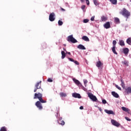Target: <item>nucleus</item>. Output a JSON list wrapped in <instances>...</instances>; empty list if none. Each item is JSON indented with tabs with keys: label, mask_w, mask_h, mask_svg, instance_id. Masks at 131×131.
Here are the masks:
<instances>
[{
	"label": "nucleus",
	"mask_w": 131,
	"mask_h": 131,
	"mask_svg": "<svg viewBox=\"0 0 131 131\" xmlns=\"http://www.w3.org/2000/svg\"><path fill=\"white\" fill-rule=\"evenodd\" d=\"M34 99H38L39 101L35 103V106H36L38 110H42V109H43V107L42 106L41 103H47V101L43 100L42 99V94L40 93H35Z\"/></svg>",
	"instance_id": "1"
},
{
	"label": "nucleus",
	"mask_w": 131,
	"mask_h": 131,
	"mask_svg": "<svg viewBox=\"0 0 131 131\" xmlns=\"http://www.w3.org/2000/svg\"><path fill=\"white\" fill-rule=\"evenodd\" d=\"M120 14L124 16V17H125L127 19L130 16V12L127 11L125 8H123L122 10L120 12Z\"/></svg>",
	"instance_id": "2"
},
{
	"label": "nucleus",
	"mask_w": 131,
	"mask_h": 131,
	"mask_svg": "<svg viewBox=\"0 0 131 131\" xmlns=\"http://www.w3.org/2000/svg\"><path fill=\"white\" fill-rule=\"evenodd\" d=\"M67 40L69 42H72V43H76V42H77V40L73 37V35L69 36L67 38Z\"/></svg>",
	"instance_id": "3"
},
{
	"label": "nucleus",
	"mask_w": 131,
	"mask_h": 131,
	"mask_svg": "<svg viewBox=\"0 0 131 131\" xmlns=\"http://www.w3.org/2000/svg\"><path fill=\"white\" fill-rule=\"evenodd\" d=\"M88 97L90 98V99H91V100H92L93 102H96L97 100H98L96 96L93 95V94H92L91 93L89 92L88 93Z\"/></svg>",
	"instance_id": "4"
},
{
	"label": "nucleus",
	"mask_w": 131,
	"mask_h": 131,
	"mask_svg": "<svg viewBox=\"0 0 131 131\" xmlns=\"http://www.w3.org/2000/svg\"><path fill=\"white\" fill-rule=\"evenodd\" d=\"M35 89L34 90V92L36 93V91L37 90L41 89V81H40L39 82H37L35 85Z\"/></svg>",
	"instance_id": "5"
},
{
	"label": "nucleus",
	"mask_w": 131,
	"mask_h": 131,
	"mask_svg": "<svg viewBox=\"0 0 131 131\" xmlns=\"http://www.w3.org/2000/svg\"><path fill=\"white\" fill-rule=\"evenodd\" d=\"M55 13L52 12L51 13H50V15H49V20L51 21V22H53L54 21H55Z\"/></svg>",
	"instance_id": "6"
},
{
	"label": "nucleus",
	"mask_w": 131,
	"mask_h": 131,
	"mask_svg": "<svg viewBox=\"0 0 131 131\" xmlns=\"http://www.w3.org/2000/svg\"><path fill=\"white\" fill-rule=\"evenodd\" d=\"M111 122L113 125H114L115 126H117V127H118V126H120V124L115 120H112Z\"/></svg>",
	"instance_id": "7"
},
{
	"label": "nucleus",
	"mask_w": 131,
	"mask_h": 131,
	"mask_svg": "<svg viewBox=\"0 0 131 131\" xmlns=\"http://www.w3.org/2000/svg\"><path fill=\"white\" fill-rule=\"evenodd\" d=\"M103 27L105 28V29H109L111 27L110 25V22L107 21L105 24H104Z\"/></svg>",
	"instance_id": "8"
},
{
	"label": "nucleus",
	"mask_w": 131,
	"mask_h": 131,
	"mask_svg": "<svg viewBox=\"0 0 131 131\" xmlns=\"http://www.w3.org/2000/svg\"><path fill=\"white\" fill-rule=\"evenodd\" d=\"M72 96L74 98H78V99H81V96H80V94L78 93H73Z\"/></svg>",
	"instance_id": "9"
},
{
	"label": "nucleus",
	"mask_w": 131,
	"mask_h": 131,
	"mask_svg": "<svg viewBox=\"0 0 131 131\" xmlns=\"http://www.w3.org/2000/svg\"><path fill=\"white\" fill-rule=\"evenodd\" d=\"M124 90H125V93H126L127 95L131 94V87L129 86L127 88H125Z\"/></svg>",
	"instance_id": "10"
},
{
	"label": "nucleus",
	"mask_w": 131,
	"mask_h": 131,
	"mask_svg": "<svg viewBox=\"0 0 131 131\" xmlns=\"http://www.w3.org/2000/svg\"><path fill=\"white\" fill-rule=\"evenodd\" d=\"M101 20L102 22H106L108 20V17L107 16H105L104 15H102L101 17Z\"/></svg>",
	"instance_id": "11"
},
{
	"label": "nucleus",
	"mask_w": 131,
	"mask_h": 131,
	"mask_svg": "<svg viewBox=\"0 0 131 131\" xmlns=\"http://www.w3.org/2000/svg\"><path fill=\"white\" fill-rule=\"evenodd\" d=\"M104 64L101 62V61H98L96 62V66L98 68H100V67H102Z\"/></svg>",
	"instance_id": "12"
},
{
	"label": "nucleus",
	"mask_w": 131,
	"mask_h": 131,
	"mask_svg": "<svg viewBox=\"0 0 131 131\" xmlns=\"http://www.w3.org/2000/svg\"><path fill=\"white\" fill-rule=\"evenodd\" d=\"M73 80L75 82V83L77 84V85H79V86L81 85V83H80V82H79V81H78V80L76 79L75 78H74L73 79Z\"/></svg>",
	"instance_id": "13"
},
{
	"label": "nucleus",
	"mask_w": 131,
	"mask_h": 131,
	"mask_svg": "<svg viewBox=\"0 0 131 131\" xmlns=\"http://www.w3.org/2000/svg\"><path fill=\"white\" fill-rule=\"evenodd\" d=\"M104 112L107 114H112L113 115H114V112L111 110L109 111L108 110H105Z\"/></svg>",
	"instance_id": "14"
},
{
	"label": "nucleus",
	"mask_w": 131,
	"mask_h": 131,
	"mask_svg": "<svg viewBox=\"0 0 131 131\" xmlns=\"http://www.w3.org/2000/svg\"><path fill=\"white\" fill-rule=\"evenodd\" d=\"M121 86L124 90L125 89V84L124 83V81H123V80L122 79H121Z\"/></svg>",
	"instance_id": "15"
},
{
	"label": "nucleus",
	"mask_w": 131,
	"mask_h": 131,
	"mask_svg": "<svg viewBox=\"0 0 131 131\" xmlns=\"http://www.w3.org/2000/svg\"><path fill=\"white\" fill-rule=\"evenodd\" d=\"M77 49H79V50H85V47H84V46H83V45H79L77 46Z\"/></svg>",
	"instance_id": "16"
},
{
	"label": "nucleus",
	"mask_w": 131,
	"mask_h": 131,
	"mask_svg": "<svg viewBox=\"0 0 131 131\" xmlns=\"http://www.w3.org/2000/svg\"><path fill=\"white\" fill-rule=\"evenodd\" d=\"M82 39H83V40H84L85 41H90V39L86 36H83L82 37Z\"/></svg>",
	"instance_id": "17"
},
{
	"label": "nucleus",
	"mask_w": 131,
	"mask_h": 131,
	"mask_svg": "<svg viewBox=\"0 0 131 131\" xmlns=\"http://www.w3.org/2000/svg\"><path fill=\"white\" fill-rule=\"evenodd\" d=\"M112 95H113L115 98H119V97L118 94L116 93L115 92H112Z\"/></svg>",
	"instance_id": "18"
},
{
	"label": "nucleus",
	"mask_w": 131,
	"mask_h": 131,
	"mask_svg": "<svg viewBox=\"0 0 131 131\" xmlns=\"http://www.w3.org/2000/svg\"><path fill=\"white\" fill-rule=\"evenodd\" d=\"M128 52H129L128 48H125L123 49L124 54L126 55V54H128Z\"/></svg>",
	"instance_id": "19"
},
{
	"label": "nucleus",
	"mask_w": 131,
	"mask_h": 131,
	"mask_svg": "<svg viewBox=\"0 0 131 131\" xmlns=\"http://www.w3.org/2000/svg\"><path fill=\"white\" fill-rule=\"evenodd\" d=\"M112 5H117V0H109Z\"/></svg>",
	"instance_id": "20"
},
{
	"label": "nucleus",
	"mask_w": 131,
	"mask_h": 131,
	"mask_svg": "<svg viewBox=\"0 0 131 131\" xmlns=\"http://www.w3.org/2000/svg\"><path fill=\"white\" fill-rule=\"evenodd\" d=\"M115 49H116V47L113 46L112 50L114 54H115V55H117V52H116V50H115Z\"/></svg>",
	"instance_id": "21"
},
{
	"label": "nucleus",
	"mask_w": 131,
	"mask_h": 131,
	"mask_svg": "<svg viewBox=\"0 0 131 131\" xmlns=\"http://www.w3.org/2000/svg\"><path fill=\"white\" fill-rule=\"evenodd\" d=\"M61 59H64L66 57V54L65 53V52L62 51H61Z\"/></svg>",
	"instance_id": "22"
},
{
	"label": "nucleus",
	"mask_w": 131,
	"mask_h": 131,
	"mask_svg": "<svg viewBox=\"0 0 131 131\" xmlns=\"http://www.w3.org/2000/svg\"><path fill=\"white\" fill-rule=\"evenodd\" d=\"M59 95L60 97H67V94H66V93H64L63 92H61L60 94H59Z\"/></svg>",
	"instance_id": "23"
},
{
	"label": "nucleus",
	"mask_w": 131,
	"mask_h": 131,
	"mask_svg": "<svg viewBox=\"0 0 131 131\" xmlns=\"http://www.w3.org/2000/svg\"><path fill=\"white\" fill-rule=\"evenodd\" d=\"M115 23L119 24V23H120V20H119V18H118V17H115Z\"/></svg>",
	"instance_id": "24"
},
{
	"label": "nucleus",
	"mask_w": 131,
	"mask_h": 131,
	"mask_svg": "<svg viewBox=\"0 0 131 131\" xmlns=\"http://www.w3.org/2000/svg\"><path fill=\"white\" fill-rule=\"evenodd\" d=\"M122 110H123V111H124L125 112H128V111H129V110L125 107H122Z\"/></svg>",
	"instance_id": "25"
},
{
	"label": "nucleus",
	"mask_w": 131,
	"mask_h": 131,
	"mask_svg": "<svg viewBox=\"0 0 131 131\" xmlns=\"http://www.w3.org/2000/svg\"><path fill=\"white\" fill-rule=\"evenodd\" d=\"M119 45L120 46H125V44H124V41H123V40H119Z\"/></svg>",
	"instance_id": "26"
},
{
	"label": "nucleus",
	"mask_w": 131,
	"mask_h": 131,
	"mask_svg": "<svg viewBox=\"0 0 131 131\" xmlns=\"http://www.w3.org/2000/svg\"><path fill=\"white\" fill-rule=\"evenodd\" d=\"M58 24L59 26H62V25H63V21H62V19L58 20Z\"/></svg>",
	"instance_id": "27"
},
{
	"label": "nucleus",
	"mask_w": 131,
	"mask_h": 131,
	"mask_svg": "<svg viewBox=\"0 0 131 131\" xmlns=\"http://www.w3.org/2000/svg\"><path fill=\"white\" fill-rule=\"evenodd\" d=\"M58 123H59V124H61V125H64V124H65V122H64V121H61L60 122V121H59V120L57 121Z\"/></svg>",
	"instance_id": "28"
},
{
	"label": "nucleus",
	"mask_w": 131,
	"mask_h": 131,
	"mask_svg": "<svg viewBox=\"0 0 131 131\" xmlns=\"http://www.w3.org/2000/svg\"><path fill=\"white\" fill-rule=\"evenodd\" d=\"M126 42H127V43H128V45H131V38H128L126 40Z\"/></svg>",
	"instance_id": "29"
},
{
	"label": "nucleus",
	"mask_w": 131,
	"mask_h": 131,
	"mask_svg": "<svg viewBox=\"0 0 131 131\" xmlns=\"http://www.w3.org/2000/svg\"><path fill=\"white\" fill-rule=\"evenodd\" d=\"M0 131H7V127L3 126L1 128Z\"/></svg>",
	"instance_id": "30"
},
{
	"label": "nucleus",
	"mask_w": 131,
	"mask_h": 131,
	"mask_svg": "<svg viewBox=\"0 0 131 131\" xmlns=\"http://www.w3.org/2000/svg\"><path fill=\"white\" fill-rule=\"evenodd\" d=\"M94 4L95 6H98L99 5V2L97 0H93Z\"/></svg>",
	"instance_id": "31"
},
{
	"label": "nucleus",
	"mask_w": 131,
	"mask_h": 131,
	"mask_svg": "<svg viewBox=\"0 0 131 131\" xmlns=\"http://www.w3.org/2000/svg\"><path fill=\"white\" fill-rule=\"evenodd\" d=\"M116 43H117V42H116V40H114L113 41V47H116Z\"/></svg>",
	"instance_id": "32"
},
{
	"label": "nucleus",
	"mask_w": 131,
	"mask_h": 131,
	"mask_svg": "<svg viewBox=\"0 0 131 131\" xmlns=\"http://www.w3.org/2000/svg\"><path fill=\"white\" fill-rule=\"evenodd\" d=\"M116 88H117V89H118V90H119V91H121V88L119 87V86H118V85H115Z\"/></svg>",
	"instance_id": "33"
},
{
	"label": "nucleus",
	"mask_w": 131,
	"mask_h": 131,
	"mask_svg": "<svg viewBox=\"0 0 131 131\" xmlns=\"http://www.w3.org/2000/svg\"><path fill=\"white\" fill-rule=\"evenodd\" d=\"M125 119H126V120H127V121H130L131 119H129L128 117H125Z\"/></svg>",
	"instance_id": "34"
},
{
	"label": "nucleus",
	"mask_w": 131,
	"mask_h": 131,
	"mask_svg": "<svg viewBox=\"0 0 131 131\" xmlns=\"http://www.w3.org/2000/svg\"><path fill=\"white\" fill-rule=\"evenodd\" d=\"M89 19H84L83 20V23H88L89 22Z\"/></svg>",
	"instance_id": "35"
},
{
	"label": "nucleus",
	"mask_w": 131,
	"mask_h": 131,
	"mask_svg": "<svg viewBox=\"0 0 131 131\" xmlns=\"http://www.w3.org/2000/svg\"><path fill=\"white\" fill-rule=\"evenodd\" d=\"M123 63H124V65H126V66H128V62L127 61H124L123 62Z\"/></svg>",
	"instance_id": "36"
},
{
	"label": "nucleus",
	"mask_w": 131,
	"mask_h": 131,
	"mask_svg": "<svg viewBox=\"0 0 131 131\" xmlns=\"http://www.w3.org/2000/svg\"><path fill=\"white\" fill-rule=\"evenodd\" d=\"M47 81H48V82H53V79L51 78H48Z\"/></svg>",
	"instance_id": "37"
},
{
	"label": "nucleus",
	"mask_w": 131,
	"mask_h": 131,
	"mask_svg": "<svg viewBox=\"0 0 131 131\" xmlns=\"http://www.w3.org/2000/svg\"><path fill=\"white\" fill-rule=\"evenodd\" d=\"M74 63H75V64H76V65H79V62H78V61H77L76 60H74Z\"/></svg>",
	"instance_id": "38"
},
{
	"label": "nucleus",
	"mask_w": 131,
	"mask_h": 131,
	"mask_svg": "<svg viewBox=\"0 0 131 131\" xmlns=\"http://www.w3.org/2000/svg\"><path fill=\"white\" fill-rule=\"evenodd\" d=\"M68 59L70 61H71V62H74V59H73V58H68Z\"/></svg>",
	"instance_id": "39"
},
{
	"label": "nucleus",
	"mask_w": 131,
	"mask_h": 131,
	"mask_svg": "<svg viewBox=\"0 0 131 131\" xmlns=\"http://www.w3.org/2000/svg\"><path fill=\"white\" fill-rule=\"evenodd\" d=\"M102 103H103V104H106L107 103V101H106V100H105V99H103Z\"/></svg>",
	"instance_id": "40"
},
{
	"label": "nucleus",
	"mask_w": 131,
	"mask_h": 131,
	"mask_svg": "<svg viewBox=\"0 0 131 131\" xmlns=\"http://www.w3.org/2000/svg\"><path fill=\"white\" fill-rule=\"evenodd\" d=\"M81 9L82 10H84V9H85V5H82L81 6Z\"/></svg>",
	"instance_id": "41"
},
{
	"label": "nucleus",
	"mask_w": 131,
	"mask_h": 131,
	"mask_svg": "<svg viewBox=\"0 0 131 131\" xmlns=\"http://www.w3.org/2000/svg\"><path fill=\"white\" fill-rule=\"evenodd\" d=\"M86 4L89 6V5H90V1L89 0H86Z\"/></svg>",
	"instance_id": "42"
},
{
	"label": "nucleus",
	"mask_w": 131,
	"mask_h": 131,
	"mask_svg": "<svg viewBox=\"0 0 131 131\" xmlns=\"http://www.w3.org/2000/svg\"><path fill=\"white\" fill-rule=\"evenodd\" d=\"M84 81V85H85V84H86V83H88V81L86 80H83Z\"/></svg>",
	"instance_id": "43"
},
{
	"label": "nucleus",
	"mask_w": 131,
	"mask_h": 131,
	"mask_svg": "<svg viewBox=\"0 0 131 131\" xmlns=\"http://www.w3.org/2000/svg\"><path fill=\"white\" fill-rule=\"evenodd\" d=\"M91 21H94L95 20V16H92L91 18Z\"/></svg>",
	"instance_id": "44"
},
{
	"label": "nucleus",
	"mask_w": 131,
	"mask_h": 131,
	"mask_svg": "<svg viewBox=\"0 0 131 131\" xmlns=\"http://www.w3.org/2000/svg\"><path fill=\"white\" fill-rule=\"evenodd\" d=\"M60 10H61V11H62V12H65V9H64L63 8H62V7L60 8Z\"/></svg>",
	"instance_id": "45"
},
{
	"label": "nucleus",
	"mask_w": 131,
	"mask_h": 131,
	"mask_svg": "<svg viewBox=\"0 0 131 131\" xmlns=\"http://www.w3.org/2000/svg\"><path fill=\"white\" fill-rule=\"evenodd\" d=\"M79 108L80 109V110H83V107L82 106H81Z\"/></svg>",
	"instance_id": "46"
},
{
	"label": "nucleus",
	"mask_w": 131,
	"mask_h": 131,
	"mask_svg": "<svg viewBox=\"0 0 131 131\" xmlns=\"http://www.w3.org/2000/svg\"><path fill=\"white\" fill-rule=\"evenodd\" d=\"M63 51H64V52H66V53H67V50H66V49L65 48H63Z\"/></svg>",
	"instance_id": "47"
},
{
	"label": "nucleus",
	"mask_w": 131,
	"mask_h": 131,
	"mask_svg": "<svg viewBox=\"0 0 131 131\" xmlns=\"http://www.w3.org/2000/svg\"><path fill=\"white\" fill-rule=\"evenodd\" d=\"M67 54H68V55H71V53L70 52H67Z\"/></svg>",
	"instance_id": "48"
},
{
	"label": "nucleus",
	"mask_w": 131,
	"mask_h": 131,
	"mask_svg": "<svg viewBox=\"0 0 131 131\" xmlns=\"http://www.w3.org/2000/svg\"><path fill=\"white\" fill-rule=\"evenodd\" d=\"M80 2H81V3H83V2H84V0H80Z\"/></svg>",
	"instance_id": "49"
},
{
	"label": "nucleus",
	"mask_w": 131,
	"mask_h": 131,
	"mask_svg": "<svg viewBox=\"0 0 131 131\" xmlns=\"http://www.w3.org/2000/svg\"><path fill=\"white\" fill-rule=\"evenodd\" d=\"M64 47H66V45H64Z\"/></svg>",
	"instance_id": "50"
},
{
	"label": "nucleus",
	"mask_w": 131,
	"mask_h": 131,
	"mask_svg": "<svg viewBox=\"0 0 131 131\" xmlns=\"http://www.w3.org/2000/svg\"><path fill=\"white\" fill-rule=\"evenodd\" d=\"M130 2H131V0H130Z\"/></svg>",
	"instance_id": "51"
}]
</instances>
